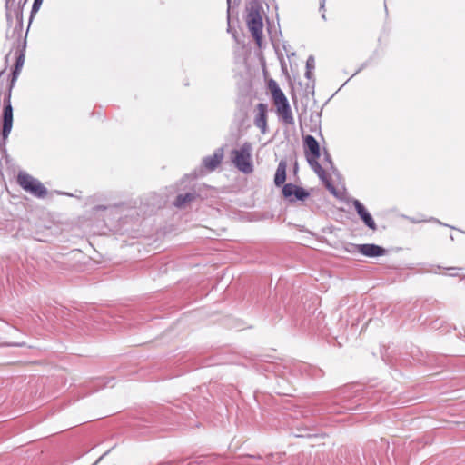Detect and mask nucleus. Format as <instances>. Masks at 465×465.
<instances>
[{
    "label": "nucleus",
    "instance_id": "1",
    "mask_svg": "<svg viewBox=\"0 0 465 465\" xmlns=\"http://www.w3.org/2000/svg\"><path fill=\"white\" fill-rule=\"evenodd\" d=\"M264 370L285 378L289 376L319 378L322 375V370L300 361L270 362L265 365Z\"/></svg>",
    "mask_w": 465,
    "mask_h": 465
},
{
    "label": "nucleus",
    "instance_id": "2",
    "mask_svg": "<svg viewBox=\"0 0 465 465\" xmlns=\"http://www.w3.org/2000/svg\"><path fill=\"white\" fill-rule=\"evenodd\" d=\"M27 0H6V20L8 29L6 31V37L13 39L15 43L19 44L23 38V7Z\"/></svg>",
    "mask_w": 465,
    "mask_h": 465
},
{
    "label": "nucleus",
    "instance_id": "3",
    "mask_svg": "<svg viewBox=\"0 0 465 465\" xmlns=\"http://www.w3.org/2000/svg\"><path fill=\"white\" fill-rule=\"evenodd\" d=\"M252 152V146L248 142H245L239 149L232 151V162L243 173L253 172Z\"/></svg>",
    "mask_w": 465,
    "mask_h": 465
},
{
    "label": "nucleus",
    "instance_id": "4",
    "mask_svg": "<svg viewBox=\"0 0 465 465\" xmlns=\"http://www.w3.org/2000/svg\"><path fill=\"white\" fill-rule=\"evenodd\" d=\"M18 184L26 192L37 198H44L47 195V189L42 183L25 172L17 175Z\"/></svg>",
    "mask_w": 465,
    "mask_h": 465
},
{
    "label": "nucleus",
    "instance_id": "5",
    "mask_svg": "<svg viewBox=\"0 0 465 465\" xmlns=\"http://www.w3.org/2000/svg\"><path fill=\"white\" fill-rule=\"evenodd\" d=\"M246 22L252 35L255 39L256 44L260 46L262 38L263 24L257 5H252L248 9Z\"/></svg>",
    "mask_w": 465,
    "mask_h": 465
},
{
    "label": "nucleus",
    "instance_id": "6",
    "mask_svg": "<svg viewBox=\"0 0 465 465\" xmlns=\"http://www.w3.org/2000/svg\"><path fill=\"white\" fill-rule=\"evenodd\" d=\"M3 128L0 134V149H5L8 135L13 127V107L11 103L4 105L3 111Z\"/></svg>",
    "mask_w": 465,
    "mask_h": 465
},
{
    "label": "nucleus",
    "instance_id": "7",
    "mask_svg": "<svg viewBox=\"0 0 465 465\" xmlns=\"http://www.w3.org/2000/svg\"><path fill=\"white\" fill-rule=\"evenodd\" d=\"M282 194L290 203L304 201L310 196L308 191L293 183H285L282 187Z\"/></svg>",
    "mask_w": 465,
    "mask_h": 465
},
{
    "label": "nucleus",
    "instance_id": "8",
    "mask_svg": "<svg viewBox=\"0 0 465 465\" xmlns=\"http://www.w3.org/2000/svg\"><path fill=\"white\" fill-rule=\"evenodd\" d=\"M352 252L358 251L362 255L367 257H379L382 256L386 253V250L377 244L374 243H365V244H351ZM351 252V250H349Z\"/></svg>",
    "mask_w": 465,
    "mask_h": 465
},
{
    "label": "nucleus",
    "instance_id": "9",
    "mask_svg": "<svg viewBox=\"0 0 465 465\" xmlns=\"http://www.w3.org/2000/svg\"><path fill=\"white\" fill-rule=\"evenodd\" d=\"M304 153L307 162L319 159L321 156L319 143L312 135L309 134L304 137Z\"/></svg>",
    "mask_w": 465,
    "mask_h": 465
},
{
    "label": "nucleus",
    "instance_id": "10",
    "mask_svg": "<svg viewBox=\"0 0 465 465\" xmlns=\"http://www.w3.org/2000/svg\"><path fill=\"white\" fill-rule=\"evenodd\" d=\"M352 204L357 212V214L360 216L364 224L369 229L375 231L377 229V225L365 206L357 199L352 200Z\"/></svg>",
    "mask_w": 465,
    "mask_h": 465
},
{
    "label": "nucleus",
    "instance_id": "11",
    "mask_svg": "<svg viewBox=\"0 0 465 465\" xmlns=\"http://www.w3.org/2000/svg\"><path fill=\"white\" fill-rule=\"evenodd\" d=\"M308 163L318 175L319 179L325 184L326 188L332 193H335V187L331 184L330 178L328 177L325 170L319 163L318 159L310 160L308 161Z\"/></svg>",
    "mask_w": 465,
    "mask_h": 465
},
{
    "label": "nucleus",
    "instance_id": "12",
    "mask_svg": "<svg viewBox=\"0 0 465 465\" xmlns=\"http://www.w3.org/2000/svg\"><path fill=\"white\" fill-rule=\"evenodd\" d=\"M254 124L261 130L262 134L267 133V105L265 104H258Z\"/></svg>",
    "mask_w": 465,
    "mask_h": 465
},
{
    "label": "nucleus",
    "instance_id": "13",
    "mask_svg": "<svg viewBox=\"0 0 465 465\" xmlns=\"http://www.w3.org/2000/svg\"><path fill=\"white\" fill-rule=\"evenodd\" d=\"M223 158V149L217 148L213 155H209L203 158V163L209 171H213L217 168Z\"/></svg>",
    "mask_w": 465,
    "mask_h": 465
},
{
    "label": "nucleus",
    "instance_id": "14",
    "mask_svg": "<svg viewBox=\"0 0 465 465\" xmlns=\"http://www.w3.org/2000/svg\"><path fill=\"white\" fill-rule=\"evenodd\" d=\"M286 169L287 163L285 160H281L278 163L275 175H274V183L276 186H281L285 183L286 180Z\"/></svg>",
    "mask_w": 465,
    "mask_h": 465
},
{
    "label": "nucleus",
    "instance_id": "15",
    "mask_svg": "<svg viewBox=\"0 0 465 465\" xmlns=\"http://www.w3.org/2000/svg\"><path fill=\"white\" fill-rule=\"evenodd\" d=\"M196 197L195 193H186L178 194L173 204L178 208L184 207L187 203L193 201Z\"/></svg>",
    "mask_w": 465,
    "mask_h": 465
},
{
    "label": "nucleus",
    "instance_id": "16",
    "mask_svg": "<svg viewBox=\"0 0 465 465\" xmlns=\"http://www.w3.org/2000/svg\"><path fill=\"white\" fill-rule=\"evenodd\" d=\"M277 114H278L280 120L284 124H288V125L294 124V118H293V115L292 113L291 106L282 109L281 111H277Z\"/></svg>",
    "mask_w": 465,
    "mask_h": 465
},
{
    "label": "nucleus",
    "instance_id": "17",
    "mask_svg": "<svg viewBox=\"0 0 465 465\" xmlns=\"http://www.w3.org/2000/svg\"><path fill=\"white\" fill-rule=\"evenodd\" d=\"M275 96H272L274 105L276 106V111H281L288 106H290L289 101L286 98L283 92H276Z\"/></svg>",
    "mask_w": 465,
    "mask_h": 465
},
{
    "label": "nucleus",
    "instance_id": "18",
    "mask_svg": "<svg viewBox=\"0 0 465 465\" xmlns=\"http://www.w3.org/2000/svg\"><path fill=\"white\" fill-rule=\"evenodd\" d=\"M20 71L21 69L20 68H17L15 66L13 72H12V78L10 80V83L8 84V90H7V93L5 94V97H4V104L5 105L8 103H11L10 99H11V93H12V89L15 85V83L20 74Z\"/></svg>",
    "mask_w": 465,
    "mask_h": 465
},
{
    "label": "nucleus",
    "instance_id": "19",
    "mask_svg": "<svg viewBox=\"0 0 465 465\" xmlns=\"http://www.w3.org/2000/svg\"><path fill=\"white\" fill-rule=\"evenodd\" d=\"M44 0H34L31 15H30V20L33 18V16L38 12L40 9Z\"/></svg>",
    "mask_w": 465,
    "mask_h": 465
},
{
    "label": "nucleus",
    "instance_id": "20",
    "mask_svg": "<svg viewBox=\"0 0 465 465\" xmlns=\"http://www.w3.org/2000/svg\"><path fill=\"white\" fill-rule=\"evenodd\" d=\"M323 161L326 163L330 169H334V163L331 160V156L327 150L323 152Z\"/></svg>",
    "mask_w": 465,
    "mask_h": 465
},
{
    "label": "nucleus",
    "instance_id": "21",
    "mask_svg": "<svg viewBox=\"0 0 465 465\" xmlns=\"http://www.w3.org/2000/svg\"><path fill=\"white\" fill-rule=\"evenodd\" d=\"M269 88L272 92V96H275L276 92H282V89L279 87L278 84L274 80H270Z\"/></svg>",
    "mask_w": 465,
    "mask_h": 465
},
{
    "label": "nucleus",
    "instance_id": "22",
    "mask_svg": "<svg viewBox=\"0 0 465 465\" xmlns=\"http://www.w3.org/2000/svg\"><path fill=\"white\" fill-rule=\"evenodd\" d=\"M25 63V54L23 52H20L19 54L16 56V61L15 66L17 68H22Z\"/></svg>",
    "mask_w": 465,
    "mask_h": 465
},
{
    "label": "nucleus",
    "instance_id": "23",
    "mask_svg": "<svg viewBox=\"0 0 465 465\" xmlns=\"http://www.w3.org/2000/svg\"><path fill=\"white\" fill-rule=\"evenodd\" d=\"M446 270L448 271H451L452 272H450L448 275L450 276V277H460V279L462 280L464 277L463 276H460L459 273H458V271L460 270V268H457V267H449V268H446Z\"/></svg>",
    "mask_w": 465,
    "mask_h": 465
},
{
    "label": "nucleus",
    "instance_id": "24",
    "mask_svg": "<svg viewBox=\"0 0 465 465\" xmlns=\"http://www.w3.org/2000/svg\"><path fill=\"white\" fill-rule=\"evenodd\" d=\"M315 68V60L312 55H310L306 61V69L313 70Z\"/></svg>",
    "mask_w": 465,
    "mask_h": 465
},
{
    "label": "nucleus",
    "instance_id": "25",
    "mask_svg": "<svg viewBox=\"0 0 465 465\" xmlns=\"http://www.w3.org/2000/svg\"><path fill=\"white\" fill-rule=\"evenodd\" d=\"M320 11L322 12V18L323 20H326V15H325V0H322L321 3H320Z\"/></svg>",
    "mask_w": 465,
    "mask_h": 465
},
{
    "label": "nucleus",
    "instance_id": "26",
    "mask_svg": "<svg viewBox=\"0 0 465 465\" xmlns=\"http://www.w3.org/2000/svg\"><path fill=\"white\" fill-rule=\"evenodd\" d=\"M305 76H306V78H308L309 80H310V79H312V70L306 69Z\"/></svg>",
    "mask_w": 465,
    "mask_h": 465
},
{
    "label": "nucleus",
    "instance_id": "27",
    "mask_svg": "<svg viewBox=\"0 0 465 465\" xmlns=\"http://www.w3.org/2000/svg\"><path fill=\"white\" fill-rule=\"evenodd\" d=\"M429 222H433V223H437L440 225H444V226H448L447 224H444L443 223H441L440 221H439L438 219L436 218H430V220H428Z\"/></svg>",
    "mask_w": 465,
    "mask_h": 465
},
{
    "label": "nucleus",
    "instance_id": "28",
    "mask_svg": "<svg viewBox=\"0 0 465 465\" xmlns=\"http://www.w3.org/2000/svg\"><path fill=\"white\" fill-rule=\"evenodd\" d=\"M4 77H5V74L3 75V77L1 78V82H0V96L2 95V92H3V88H4Z\"/></svg>",
    "mask_w": 465,
    "mask_h": 465
},
{
    "label": "nucleus",
    "instance_id": "29",
    "mask_svg": "<svg viewBox=\"0 0 465 465\" xmlns=\"http://www.w3.org/2000/svg\"><path fill=\"white\" fill-rule=\"evenodd\" d=\"M94 209L95 211H100V210H105V209H107V207L104 205H96Z\"/></svg>",
    "mask_w": 465,
    "mask_h": 465
},
{
    "label": "nucleus",
    "instance_id": "30",
    "mask_svg": "<svg viewBox=\"0 0 465 465\" xmlns=\"http://www.w3.org/2000/svg\"><path fill=\"white\" fill-rule=\"evenodd\" d=\"M103 456H101L94 464L92 465H96L101 460H102Z\"/></svg>",
    "mask_w": 465,
    "mask_h": 465
},
{
    "label": "nucleus",
    "instance_id": "31",
    "mask_svg": "<svg viewBox=\"0 0 465 465\" xmlns=\"http://www.w3.org/2000/svg\"><path fill=\"white\" fill-rule=\"evenodd\" d=\"M227 3H228V12L230 11V4H231V0H227Z\"/></svg>",
    "mask_w": 465,
    "mask_h": 465
},
{
    "label": "nucleus",
    "instance_id": "32",
    "mask_svg": "<svg viewBox=\"0 0 465 465\" xmlns=\"http://www.w3.org/2000/svg\"><path fill=\"white\" fill-rule=\"evenodd\" d=\"M430 272L438 273L437 271H435V270H430Z\"/></svg>",
    "mask_w": 465,
    "mask_h": 465
}]
</instances>
